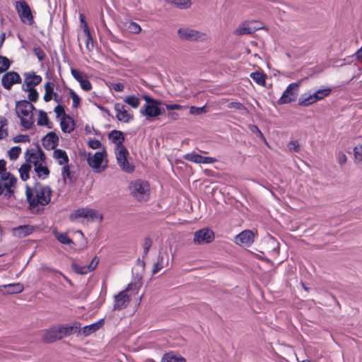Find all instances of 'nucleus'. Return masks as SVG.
<instances>
[{
  "label": "nucleus",
  "mask_w": 362,
  "mask_h": 362,
  "mask_svg": "<svg viewBox=\"0 0 362 362\" xmlns=\"http://www.w3.org/2000/svg\"><path fill=\"white\" fill-rule=\"evenodd\" d=\"M25 194L29 209L39 214L50 203L52 190L47 185L35 182L33 186H26Z\"/></svg>",
  "instance_id": "1"
},
{
  "label": "nucleus",
  "mask_w": 362,
  "mask_h": 362,
  "mask_svg": "<svg viewBox=\"0 0 362 362\" xmlns=\"http://www.w3.org/2000/svg\"><path fill=\"white\" fill-rule=\"evenodd\" d=\"M33 105L28 100H23L16 103V112L21 119V124L23 127L30 129L34 124Z\"/></svg>",
  "instance_id": "2"
},
{
  "label": "nucleus",
  "mask_w": 362,
  "mask_h": 362,
  "mask_svg": "<svg viewBox=\"0 0 362 362\" xmlns=\"http://www.w3.org/2000/svg\"><path fill=\"white\" fill-rule=\"evenodd\" d=\"M102 218V214L97 210L86 207L74 210L69 216V219L71 222L79 221H93L97 219L101 221Z\"/></svg>",
  "instance_id": "3"
},
{
  "label": "nucleus",
  "mask_w": 362,
  "mask_h": 362,
  "mask_svg": "<svg viewBox=\"0 0 362 362\" xmlns=\"http://www.w3.org/2000/svg\"><path fill=\"white\" fill-rule=\"evenodd\" d=\"M16 181V177L11 173H4L0 175V195L10 198L13 194Z\"/></svg>",
  "instance_id": "4"
},
{
  "label": "nucleus",
  "mask_w": 362,
  "mask_h": 362,
  "mask_svg": "<svg viewBox=\"0 0 362 362\" xmlns=\"http://www.w3.org/2000/svg\"><path fill=\"white\" fill-rule=\"evenodd\" d=\"M133 196L139 201L147 200L149 196V184L143 180H136L132 182L129 186Z\"/></svg>",
  "instance_id": "5"
},
{
  "label": "nucleus",
  "mask_w": 362,
  "mask_h": 362,
  "mask_svg": "<svg viewBox=\"0 0 362 362\" xmlns=\"http://www.w3.org/2000/svg\"><path fill=\"white\" fill-rule=\"evenodd\" d=\"M87 161L95 173H101L107 165L105 151H97L93 155L89 154Z\"/></svg>",
  "instance_id": "6"
},
{
  "label": "nucleus",
  "mask_w": 362,
  "mask_h": 362,
  "mask_svg": "<svg viewBox=\"0 0 362 362\" xmlns=\"http://www.w3.org/2000/svg\"><path fill=\"white\" fill-rule=\"evenodd\" d=\"M115 153L119 168L125 173H132L134 170V166L127 160L129 152L125 146H119V147H115Z\"/></svg>",
  "instance_id": "7"
},
{
  "label": "nucleus",
  "mask_w": 362,
  "mask_h": 362,
  "mask_svg": "<svg viewBox=\"0 0 362 362\" xmlns=\"http://www.w3.org/2000/svg\"><path fill=\"white\" fill-rule=\"evenodd\" d=\"M115 153L119 168L125 173H132L134 170V166L127 160L129 152L125 146H119V147H115Z\"/></svg>",
  "instance_id": "8"
},
{
  "label": "nucleus",
  "mask_w": 362,
  "mask_h": 362,
  "mask_svg": "<svg viewBox=\"0 0 362 362\" xmlns=\"http://www.w3.org/2000/svg\"><path fill=\"white\" fill-rule=\"evenodd\" d=\"M134 290V291H138V287L136 284H129L127 288L115 296L114 310H122L127 307L130 298L127 294V291Z\"/></svg>",
  "instance_id": "9"
},
{
  "label": "nucleus",
  "mask_w": 362,
  "mask_h": 362,
  "mask_svg": "<svg viewBox=\"0 0 362 362\" xmlns=\"http://www.w3.org/2000/svg\"><path fill=\"white\" fill-rule=\"evenodd\" d=\"M177 35L180 39L189 41L204 40L206 38V34L187 27L180 28Z\"/></svg>",
  "instance_id": "10"
},
{
  "label": "nucleus",
  "mask_w": 362,
  "mask_h": 362,
  "mask_svg": "<svg viewBox=\"0 0 362 362\" xmlns=\"http://www.w3.org/2000/svg\"><path fill=\"white\" fill-rule=\"evenodd\" d=\"M299 83L298 82L289 84L283 93L281 97L279 99L278 103L283 105L296 100L298 95Z\"/></svg>",
  "instance_id": "11"
},
{
  "label": "nucleus",
  "mask_w": 362,
  "mask_h": 362,
  "mask_svg": "<svg viewBox=\"0 0 362 362\" xmlns=\"http://www.w3.org/2000/svg\"><path fill=\"white\" fill-rule=\"evenodd\" d=\"M16 9L23 23L28 25H32L34 23L31 10L26 2L18 1Z\"/></svg>",
  "instance_id": "12"
},
{
  "label": "nucleus",
  "mask_w": 362,
  "mask_h": 362,
  "mask_svg": "<svg viewBox=\"0 0 362 362\" xmlns=\"http://www.w3.org/2000/svg\"><path fill=\"white\" fill-rule=\"evenodd\" d=\"M214 239V233L213 230L209 228H202L194 233V243L195 244L202 245L209 243Z\"/></svg>",
  "instance_id": "13"
},
{
  "label": "nucleus",
  "mask_w": 362,
  "mask_h": 362,
  "mask_svg": "<svg viewBox=\"0 0 362 362\" xmlns=\"http://www.w3.org/2000/svg\"><path fill=\"white\" fill-rule=\"evenodd\" d=\"M53 156L57 163L63 166L62 173L64 178L69 177V158L66 151L62 149H54Z\"/></svg>",
  "instance_id": "14"
},
{
  "label": "nucleus",
  "mask_w": 362,
  "mask_h": 362,
  "mask_svg": "<svg viewBox=\"0 0 362 362\" xmlns=\"http://www.w3.org/2000/svg\"><path fill=\"white\" fill-rule=\"evenodd\" d=\"M25 159L27 162L35 164L41 163L45 161V156L42 151L38 147L31 148L25 152Z\"/></svg>",
  "instance_id": "15"
},
{
  "label": "nucleus",
  "mask_w": 362,
  "mask_h": 362,
  "mask_svg": "<svg viewBox=\"0 0 362 362\" xmlns=\"http://www.w3.org/2000/svg\"><path fill=\"white\" fill-rule=\"evenodd\" d=\"M160 104H144L140 109V114L148 121L159 116L161 114Z\"/></svg>",
  "instance_id": "16"
},
{
  "label": "nucleus",
  "mask_w": 362,
  "mask_h": 362,
  "mask_svg": "<svg viewBox=\"0 0 362 362\" xmlns=\"http://www.w3.org/2000/svg\"><path fill=\"white\" fill-rule=\"evenodd\" d=\"M116 112V118L122 122H129L133 119V115L129 112L126 106L122 103H117L114 106Z\"/></svg>",
  "instance_id": "17"
},
{
  "label": "nucleus",
  "mask_w": 362,
  "mask_h": 362,
  "mask_svg": "<svg viewBox=\"0 0 362 362\" xmlns=\"http://www.w3.org/2000/svg\"><path fill=\"white\" fill-rule=\"evenodd\" d=\"M255 240V233L250 230L240 233L235 238V243L239 245L250 246Z\"/></svg>",
  "instance_id": "18"
},
{
  "label": "nucleus",
  "mask_w": 362,
  "mask_h": 362,
  "mask_svg": "<svg viewBox=\"0 0 362 362\" xmlns=\"http://www.w3.org/2000/svg\"><path fill=\"white\" fill-rule=\"evenodd\" d=\"M99 263V258L94 257L91 262L87 265H80L76 263L72 264V268L74 272L78 274H86L93 271Z\"/></svg>",
  "instance_id": "19"
},
{
  "label": "nucleus",
  "mask_w": 362,
  "mask_h": 362,
  "mask_svg": "<svg viewBox=\"0 0 362 362\" xmlns=\"http://www.w3.org/2000/svg\"><path fill=\"white\" fill-rule=\"evenodd\" d=\"M21 78L19 74L15 71H9L4 74L1 79L2 86L6 89H10L13 84L19 83Z\"/></svg>",
  "instance_id": "20"
},
{
  "label": "nucleus",
  "mask_w": 362,
  "mask_h": 362,
  "mask_svg": "<svg viewBox=\"0 0 362 362\" xmlns=\"http://www.w3.org/2000/svg\"><path fill=\"white\" fill-rule=\"evenodd\" d=\"M42 81V77L37 75L35 72H28L24 74V83L23 88H28V89L35 88L40 84Z\"/></svg>",
  "instance_id": "21"
},
{
  "label": "nucleus",
  "mask_w": 362,
  "mask_h": 362,
  "mask_svg": "<svg viewBox=\"0 0 362 362\" xmlns=\"http://www.w3.org/2000/svg\"><path fill=\"white\" fill-rule=\"evenodd\" d=\"M24 286L21 283L9 284L0 286V293L3 294H18L23 291Z\"/></svg>",
  "instance_id": "22"
},
{
  "label": "nucleus",
  "mask_w": 362,
  "mask_h": 362,
  "mask_svg": "<svg viewBox=\"0 0 362 362\" xmlns=\"http://www.w3.org/2000/svg\"><path fill=\"white\" fill-rule=\"evenodd\" d=\"M255 22H245L235 30L234 33L238 35H250L258 30V27L255 26Z\"/></svg>",
  "instance_id": "23"
},
{
  "label": "nucleus",
  "mask_w": 362,
  "mask_h": 362,
  "mask_svg": "<svg viewBox=\"0 0 362 362\" xmlns=\"http://www.w3.org/2000/svg\"><path fill=\"white\" fill-rule=\"evenodd\" d=\"M59 144V137L56 133L51 132L42 139V144L46 149H55Z\"/></svg>",
  "instance_id": "24"
},
{
  "label": "nucleus",
  "mask_w": 362,
  "mask_h": 362,
  "mask_svg": "<svg viewBox=\"0 0 362 362\" xmlns=\"http://www.w3.org/2000/svg\"><path fill=\"white\" fill-rule=\"evenodd\" d=\"M60 127L62 131L64 133H71L75 129V122L74 119L69 115L67 117H64V118H61L60 119Z\"/></svg>",
  "instance_id": "25"
},
{
  "label": "nucleus",
  "mask_w": 362,
  "mask_h": 362,
  "mask_svg": "<svg viewBox=\"0 0 362 362\" xmlns=\"http://www.w3.org/2000/svg\"><path fill=\"white\" fill-rule=\"evenodd\" d=\"M34 231V228L29 225H22L13 229V233L18 238H23L30 235Z\"/></svg>",
  "instance_id": "26"
},
{
  "label": "nucleus",
  "mask_w": 362,
  "mask_h": 362,
  "mask_svg": "<svg viewBox=\"0 0 362 362\" xmlns=\"http://www.w3.org/2000/svg\"><path fill=\"white\" fill-rule=\"evenodd\" d=\"M109 139L115 144V147H119L124 146L123 143L125 139L122 132L112 130L109 134Z\"/></svg>",
  "instance_id": "27"
},
{
  "label": "nucleus",
  "mask_w": 362,
  "mask_h": 362,
  "mask_svg": "<svg viewBox=\"0 0 362 362\" xmlns=\"http://www.w3.org/2000/svg\"><path fill=\"white\" fill-rule=\"evenodd\" d=\"M34 171L36 173V176L42 180L46 179L49 175V170L46 166L45 161L35 164Z\"/></svg>",
  "instance_id": "28"
},
{
  "label": "nucleus",
  "mask_w": 362,
  "mask_h": 362,
  "mask_svg": "<svg viewBox=\"0 0 362 362\" xmlns=\"http://www.w3.org/2000/svg\"><path fill=\"white\" fill-rule=\"evenodd\" d=\"M42 341L45 343H52L59 339L54 326L45 331L42 335Z\"/></svg>",
  "instance_id": "29"
},
{
  "label": "nucleus",
  "mask_w": 362,
  "mask_h": 362,
  "mask_svg": "<svg viewBox=\"0 0 362 362\" xmlns=\"http://www.w3.org/2000/svg\"><path fill=\"white\" fill-rule=\"evenodd\" d=\"M103 323H104V320L102 319V320H100L98 322H94L91 325H86V326L83 327V334L85 336H88V335L95 332L103 325Z\"/></svg>",
  "instance_id": "30"
},
{
  "label": "nucleus",
  "mask_w": 362,
  "mask_h": 362,
  "mask_svg": "<svg viewBox=\"0 0 362 362\" xmlns=\"http://www.w3.org/2000/svg\"><path fill=\"white\" fill-rule=\"evenodd\" d=\"M315 101H317V91L314 92L313 94L304 93L299 99L300 104L304 106L313 104Z\"/></svg>",
  "instance_id": "31"
},
{
  "label": "nucleus",
  "mask_w": 362,
  "mask_h": 362,
  "mask_svg": "<svg viewBox=\"0 0 362 362\" xmlns=\"http://www.w3.org/2000/svg\"><path fill=\"white\" fill-rule=\"evenodd\" d=\"M55 84L53 82L47 81L45 83V95L43 99L45 102H49L52 100L54 91Z\"/></svg>",
  "instance_id": "32"
},
{
  "label": "nucleus",
  "mask_w": 362,
  "mask_h": 362,
  "mask_svg": "<svg viewBox=\"0 0 362 362\" xmlns=\"http://www.w3.org/2000/svg\"><path fill=\"white\" fill-rule=\"evenodd\" d=\"M161 362H185V359L180 356L170 352L163 356Z\"/></svg>",
  "instance_id": "33"
},
{
  "label": "nucleus",
  "mask_w": 362,
  "mask_h": 362,
  "mask_svg": "<svg viewBox=\"0 0 362 362\" xmlns=\"http://www.w3.org/2000/svg\"><path fill=\"white\" fill-rule=\"evenodd\" d=\"M37 124L42 127L47 126L49 129L52 128V124L49 122L47 113L42 110L39 111Z\"/></svg>",
  "instance_id": "34"
},
{
  "label": "nucleus",
  "mask_w": 362,
  "mask_h": 362,
  "mask_svg": "<svg viewBox=\"0 0 362 362\" xmlns=\"http://www.w3.org/2000/svg\"><path fill=\"white\" fill-rule=\"evenodd\" d=\"M164 255L159 252L157 258V261L153 264L152 269V274H156L164 267Z\"/></svg>",
  "instance_id": "35"
},
{
  "label": "nucleus",
  "mask_w": 362,
  "mask_h": 362,
  "mask_svg": "<svg viewBox=\"0 0 362 362\" xmlns=\"http://www.w3.org/2000/svg\"><path fill=\"white\" fill-rule=\"evenodd\" d=\"M56 239L62 244L70 245L73 243V240L67 235L66 233L54 231Z\"/></svg>",
  "instance_id": "36"
},
{
  "label": "nucleus",
  "mask_w": 362,
  "mask_h": 362,
  "mask_svg": "<svg viewBox=\"0 0 362 362\" xmlns=\"http://www.w3.org/2000/svg\"><path fill=\"white\" fill-rule=\"evenodd\" d=\"M8 134V121L4 117H0V140L6 138Z\"/></svg>",
  "instance_id": "37"
},
{
  "label": "nucleus",
  "mask_w": 362,
  "mask_h": 362,
  "mask_svg": "<svg viewBox=\"0 0 362 362\" xmlns=\"http://www.w3.org/2000/svg\"><path fill=\"white\" fill-rule=\"evenodd\" d=\"M31 169V165L30 164L25 163L21 165L19 168L18 171L20 173L21 178L25 181L29 178V172Z\"/></svg>",
  "instance_id": "38"
},
{
  "label": "nucleus",
  "mask_w": 362,
  "mask_h": 362,
  "mask_svg": "<svg viewBox=\"0 0 362 362\" xmlns=\"http://www.w3.org/2000/svg\"><path fill=\"white\" fill-rule=\"evenodd\" d=\"M250 78L257 84L263 86L265 83V75L259 71L252 72L250 75Z\"/></svg>",
  "instance_id": "39"
},
{
  "label": "nucleus",
  "mask_w": 362,
  "mask_h": 362,
  "mask_svg": "<svg viewBox=\"0 0 362 362\" xmlns=\"http://www.w3.org/2000/svg\"><path fill=\"white\" fill-rule=\"evenodd\" d=\"M81 324L79 322H74L70 325H64V328L66 336L71 335L74 333H76L78 329L80 328Z\"/></svg>",
  "instance_id": "40"
},
{
  "label": "nucleus",
  "mask_w": 362,
  "mask_h": 362,
  "mask_svg": "<svg viewBox=\"0 0 362 362\" xmlns=\"http://www.w3.org/2000/svg\"><path fill=\"white\" fill-rule=\"evenodd\" d=\"M124 101L133 108H137L140 105V99L134 95L127 96Z\"/></svg>",
  "instance_id": "41"
},
{
  "label": "nucleus",
  "mask_w": 362,
  "mask_h": 362,
  "mask_svg": "<svg viewBox=\"0 0 362 362\" xmlns=\"http://www.w3.org/2000/svg\"><path fill=\"white\" fill-rule=\"evenodd\" d=\"M171 3L180 9L188 8L192 5L190 0H173Z\"/></svg>",
  "instance_id": "42"
},
{
  "label": "nucleus",
  "mask_w": 362,
  "mask_h": 362,
  "mask_svg": "<svg viewBox=\"0 0 362 362\" xmlns=\"http://www.w3.org/2000/svg\"><path fill=\"white\" fill-rule=\"evenodd\" d=\"M127 30L132 34H138L141 31V26L135 22H129L126 25Z\"/></svg>",
  "instance_id": "43"
},
{
  "label": "nucleus",
  "mask_w": 362,
  "mask_h": 362,
  "mask_svg": "<svg viewBox=\"0 0 362 362\" xmlns=\"http://www.w3.org/2000/svg\"><path fill=\"white\" fill-rule=\"evenodd\" d=\"M23 90L28 92V98L31 102H36L38 99V93L35 88L28 89V88H23Z\"/></svg>",
  "instance_id": "44"
},
{
  "label": "nucleus",
  "mask_w": 362,
  "mask_h": 362,
  "mask_svg": "<svg viewBox=\"0 0 362 362\" xmlns=\"http://www.w3.org/2000/svg\"><path fill=\"white\" fill-rule=\"evenodd\" d=\"M10 61L6 57L0 56V73L6 71L10 67Z\"/></svg>",
  "instance_id": "45"
},
{
  "label": "nucleus",
  "mask_w": 362,
  "mask_h": 362,
  "mask_svg": "<svg viewBox=\"0 0 362 362\" xmlns=\"http://www.w3.org/2000/svg\"><path fill=\"white\" fill-rule=\"evenodd\" d=\"M21 152V147L19 146H14V147H12L9 151H8V156L10 158L11 160H16L18 158L20 153Z\"/></svg>",
  "instance_id": "46"
},
{
  "label": "nucleus",
  "mask_w": 362,
  "mask_h": 362,
  "mask_svg": "<svg viewBox=\"0 0 362 362\" xmlns=\"http://www.w3.org/2000/svg\"><path fill=\"white\" fill-rule=\"evenodd\" d=\"M200 157L201 155L197 154L195 153H189L183 156L185 160L199 164L200 162Z\"/></svg>",
  "instance_id": "47"
},
{
  "label": "nucleus",
  "mask_w": 362,
  "mask_h": 362,
  "mask_svg": "<svg viewBox=\"0 0 362 362\" xmlns=\"http://www.w3.org/2000/svg\"><path fill=\"white\" fill-rule=\"evenodd\" d=\"M71 73L72 76L79 83H81L82 81L86 79V76L84 75V74L79 70L72 69L71 70Z\"/></svg>",
  "instance_id": "48"
},
{
  "label": "nucleus",
  "mask_w": 362,
  "mask_h": 362,
  "mask_svg": "<svg viewBox=\"0 0 362 362\" xmlns=\"http://www.w3.org/2000/svg\"><path fill=\"white\" fill-rule=\"evenodd\" d=\"M54 112L56 113L57 117L59 118H64V117H67L68 115L66 114L64 107L61 104H58L54 107Z\"/></svg>",
  "instance_id": "49"
},
{
  "label": "nucleus",
  "mask_w": 362,
  "mask_h": 362,
  "mask_svg": "<svg viewBox=\"0 0 362 362\" xmlns=\"http://www.w3.org/2000/svg\"><path fill=\"white\" fill-rule=\"evenodd\" d=\"M152 240L150 237H146L143 243L144 256L147 255L151 245Z\"/></svg>",
  "instance_id": "50"
},
{
  "label": "nucleus",
  "mask_w": 362,
  "mask_h": 362,
  "mask_svg": "<svg viewBox=\"0 0 362 362\" xmlns=\"http://www.w3.org/2000/svg\"><path fill=\"white\" fill-rule=\"evenodd\" d=\"M205 112H206V106L205 105H204L202 107L191 106L189 107V113L193 115H200Z\"/></svg>",
  "instance_id": "51"
},
{
  "label": "nucleus",
  "mask_w": 362,
  "mask_h": 362,
  "mask_svg": "<svg viewBox=\"0 0 362 362\" xmlns=\"http://www.w3.org/2000/svg\"><path fill=\"white\" fill-rule=\"evenodd\" d=\"M69 95L72 99V107L74 108L78 107L80 103V98L78 95L73 90H70Z\"/></svg>",
  "instance_id": "52"
},
{
  "label": "nucleus",
  "mask_w": 362,
  "mask_h": 362,
  "mask_svg": "<svg viewBox=\"0 0 362 362\" xmlns=\"http://www.w3.org/2000/svg\"><path fill=\"white\" fill-rule=\"evenodd\" d=\"M13 140L15 143H26L29 142L30 139L28 135L19 134L13 137Z\"/></svg>",
  "instance_id": "53"
},
{
  "label": "nucleus",
  "mask_w": 362,
  "mask_h": 362,
  "mask_svg": "<svg viewBox=\"0 0 362 362\" xmlns=\"http://www.w3.org/2000/svg\"><path fill=\"white\" fill-rule=\"evenodd\" d=\"M332 91L330 88H318V100L323 99L327 96Z\"/></svg>",
  "instance_id": "54"
},
{
  "label": "nucleus",
  "mask_w": 362,
  "mask_h": 362,
  "mask_svg": "<svg viewBox=\"0 0 362 362\" xmlns=\"http://www.w3.org/2000/svg\"><path fill=\"white\" fill-rule=\"evenodd\" d=\"M54 328L57 332V335L59 337V339H62L63 337H67L65 332L64 325H57L54 326Z\"/></svg>",
  "instance_id": "55"
},
{
  "label": "nucleus",
  "mask_w": 362,
  "mask_h": 362,
  "mask_svg": "<svg viewBox=\"0 0 362 362\" xmlns=\"http://www.w3.org/2000/svg\"><path fill=\"white\" fill-rule=\"evenodd\" d=\"M228 107L230 109H236L238 110H246L244 105L239 102H231L228 104Z\"/></svg>",
  "instance_id": "56"
},
{
  "label": "nucleus",
  "mask_w": 362,
  "mask_h": 362,
  "mask_svg": "<svg viewBox=\"0 0 362 362\" xmlns=\"http://www.w3.org/2000/svg\"><path fill=\"white\" fill-rule=\"evenodd\" d=\"M354 152L355 160L357 162L361 161L362 160V146H361V147L356 146L354 148Z\"/></svg>",
  "instance_id": "57"
},
{
  "label": "nucleus",
  "mask_w": 362,
  "mask_h": 362,
  "mask_svg": "<svg viewBox=\"0 0 362 362\" xmlns=\"http://www.w3.org/2000/svg\"><path fill=\"white\" fill-rule=\"evenodd\" d=\"M81 88L85 91H89L92 88V85L90 81L86 78L83 81L80 83Z\"/></svg>",
  "instance_id": "58"
},
{
  "label": "nucleus",
  "mask_w": 362,
  "mask_h": 362,
  "mask_svg": "<svg viewBox=\"0 0 362 362\" xmlns=\"http://www.w3.org/2000/svg\"><path fill=\"white\" fill-rule=\"evenodd\" d=\"M165 108L167 110H177L187 108V106L181 105L180 104H166Z\"/></svg>",
  "instance_id": "59"
},
{
  "label": "nucleus",
  "mask_w": 362,
  "mask_h": 362,
  "mask_svg": "<svg viewBox=\"0 0 362 362\" xmlns=\"http://www.w3.org/2000/svg\"><path fill=\"white\" fill-rule=\"evenodd\" d=\"M215 162H216V159L214 158L201 156L199 164H211Z\"/></svg>",
  "instance_id": "60"
},
{
  "label": "nucleus",
  "mask_w": 362,
  "mask_h": 362,
  "mask_svg": "<svg viewBox=\"0 0 362 362\" xmlns=\"http://www.w3.org/2000/svg\"><path fill=\"white\" fill-rule=\"evenodd\" d=\"M101 142L98 139H90L88 141V146L93 149L100 148L101 147Z\"/></svg>",
  "instance_id": "61"
},
{
  "label": "nucleus",
  "mask_w": 362,
  "mask_h": 362,
  "mask_svg": "<svg viewBox=\"0 0 362 362\" xmlns=\"http://www.w3.org/2000/svg\"><path fill=\"white\" fill-rule=\"evenodd\" d=\"M34 52H35L36 57H37V59H39V61H42L45 59V54L44 51L42 49H40V47L35 48Z\"/></svg>",
  "instance_id": "62"
},
{
  "label": "nucleus",
  "mask_w": 362,
  "mask_h": 362,
  "mask_svg": "<svg viewBox=\"0 0 362 362\" xmlns=\"http://www.w3.org/2000/svg\"><path fill=\"white\" fill-rule=\"evenodd\" d=\"M288 148L290 151L296 152L299 150V144L297 141H291L288 143Z\"/></svg>",
  "instance_id": "63"
},
{
  "label": "nucleus",
  "mask_w": 362,
  "mask_h": 362,
  "mask_svg": "<svg viewBox=\"0 0 362 362\" xmlns=\"http://www.w3.org/2000/svg\"><path fill=\"white\" fill-rule=\"evenodd\" d=\"M142 98L145 100L146 102V104H161L162 102L158 100H156L150 97L149 95H143Z\"/></svg>",
  "instance_id": "64"
}]
</instances>
